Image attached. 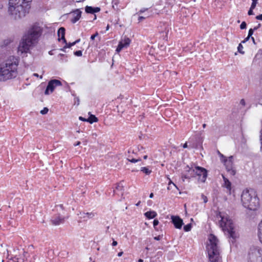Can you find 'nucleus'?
Masks as SVG:
<instances>
[{"label":"nucleus","mask_w":262,"mask_h":262,"mask_svg":"<svg viewBox=\"0 0 262 262\" xmlns=\"http://www.w3.org/2000/svg\"><path fill=\"white\" fill-rule=\"evenodd\" d=\"M42 33V28L38 24L32 25L25 33L18 47V53L20 54H26L30 52L38 42Z\"/></svg>","instance_id":"1"},{"label":"nucleus","mask_w":262,"mask_h":262,"mask_svg":"<svg viewBox=\"0 0 262 262\" xmlns=\"http://www.w3.org/2000/svg\"><path fill=\"white\" fill-rule=\"evenodd\" d=\"M19 58L10 56L5 62L0 64V81H6L17 75Z\"/></svg>","instance_id":"2"},{"label":"nucleus","mask_w":262,"mask_h":262,"mask_svg":"<svg viewBox=\"0 0 262 262\" xmlns=\"http://www.w3.org/2000/svg\"><path fill=\"white\" fill-rule=\"evenodd\" d=\"M32 0H9L8 12L15 19L20 18L29 13Z\"/></svg>","instance_id":"3"},{"label":"nucleus","mask_w":262,"mask_h":262,"mask_svg":"<svg viewBox=\"0 0 262 262\" xmlns=\"http://www.w3.org/2000/svg\"><path fill=\"white\" fill-rule=\"evenodd\" d=\"M216 219L219 221V225L225 234H227L228 236L231 239L232 243H234L236 236L234 231V225L232 220L225 212H219L216 213Z\"/></svg>","instance_id":"4"},{"label":"nucleus","mask_w":262,"mask_h":262,"mask_svg":"<svg viewBox=\"0 0 262 262\" xmlns=\"http://www.w3.org/2000/svg\"><path fill=\"white\" fill-rule=\"evenodd\" d=\"M241 201L243 206L250 210H256L259 206V200L253 189H246L242 192Z\"/></svg>","instance_id":"5"},{"label":"nucleus","mask_w":262,"mask_h":262,"mask_svg":"<svg viewBox=\"0 0 262 262\" xmlns=\"http://www.w3.org/2000/svg\"><path fill=\"white\" fill-rule=\"evenodd\" d=\"M210 244L207 246L209 261L210 262H218L219 259V249L217 246V238L211 235L209 238Z\"/></svg>","instance_id":"6"},{"label":"nucleus","mask_w":262,"mask_h":262,"mask_svg":"<svg viewBox=\"0 0 262 262\" xmlns=\"http://www.w3.org/2000/svg\"><path fill=\"white\" fill-rule=\"evenodd\" d=\"M186 168H188L189 172H192L191 174L194 176V174L199 177V180L202 182H205L207 177V170L200 166L195 167L194 169H192V167H189L188 165L187 166Z\"/></svg>","instance_id":"7"},{"label":"nucleus","mask_w":262,"mask_h":262,"mask_svg":"<svg viewBox=\"0 0 262 262\" xmlns=\"http://www.w3.org/2000/svg\"><path fill=\"white\" fill-rule=\"evenodd\" d=\"M248 256L250 262H262V250L257 247L251 248Z\"/></svg>","instance_id":"8"},{"label":"nucleus","mask_w":262,"mask_h":262,"mask_svg":"<svg viewBox=\"0 0 262 262\" xmlns=\"http://www.w3.org/2000/svg\"><path fill=\"white\" fill-rule=\"evenodd\" d=\"M61 85H62V83L59 80L52 79L50 80L45 91V94L48 95L52 93L56 87Z\"/></svg>","instance_id":"9"},{"label":"nucleus","mask_w":262,"mask_h":262,"mask_svg":"<svg viewBox=\"0 0 262 262\" xmlns=\"http://www.w3.org/2000/svg\"><path fill=\"white\" fill-rule=\"evenodd\" d=\"M131 42L130 39L126 36L121 39L119 42L118 45L116 50V52L119 53L122 50L127 48Z\"/></svg>","instance_id":"10"},{"label":"nucleus","mask_w":262,"mask_h":262,"mask_svg":"<svg viewBox=\"0 0 262 262\" xmlns=\"http://www.w3.org/2000/svg\"><path fill=\"white\" fill-rule=\"evenodd\" d=\"M217 153L222 163L225 164L226 163L228 162L229 164H233V163L238 162L236 160V156H231L227 158L222 153H221L219 150H217Z\"/></svg>","instance_id":"11"},{"label":"nucleus","mask_w":262,"mask_h":262,"mask_svg":"<svg viewBox=\"0 0 262 262\" xmlns=\"http://www.w3.org/2000/svg\"><path fill=\"white\" fill-rule=\"evenodd\" d=\"M96 215V213L94 212H80L79 214V218L80 222L87 221L88 220L93 218Z\"/></svg>","instance_id":"12"},{"label":"nucleus","mask_w":262,"mask_h":262,"mask_svg":"<svg viewBox=\"0 0 262 262\" xmlns=\"http://www.w3.org/2000/svg\"><path fill=\"white\" fill-rule=\"evenodd\" d=\"M64 222V217L58 214H55L52 217L51 222L54 226L59 225L60 224L63 223Z\"/></svg>","instance_id":"13"},{"label":"nucleus","mask_w":262,"mask_h":262,"mask_svg":"<svg viewBox=\"0 0 262 262\" xmlns=\"http://www.w3.org/2000/svg\"><path fill=\"white\" fill-rule=\"evenodd\" d=\"M113 192L114 194H117L118 196H123L124 193V186L123 185V182H120L116 185Z\"/></svg>","instance_id":"14"},{"label":"nucleus","mask_w":262,"mask_h":262,"mask_svg":"<svg viewBox=\"0 0 262 262\" xmlns=\"http://www.w3.org/2000/svg\"><path fill=\"white\" fill-rule=\"evenodd\" d=\"M172 223L176 228L181 229L183 224V220L178 216H171Z\"/></svg>","instance_id":"15"},{"label":"nucleus","mask_w":262,"mask_h":262,"mask_svg":"<svg viewBox=\"0 0 262 262\" xmlns=\"http://www.w3.org/2000/svg\"><path fill=\"white\" fill-rule=\"evenodd\" d=\"M192 138H190L188 142H186L183 145V147L184 148H199L201 147V145L199 143H195L192 142Z\"/></svg>","instance_id":"16"},{"label":"nucleus","mask_w":262,"mask_h":262,"mask_svg":"<svg viewBox=\"0 0 262 262\" xmlns=\"http://www.w3.org/2000/svg\"><path fill=\"white\" fill-rule=\"evenodd\" d=\"M82 12L79 9H77L72 12V18L71 19L73 24L76 23L79 20L81 16Z\"/></svg>","instance_id":"17"},{"label":"nucleus","mask_w":262,"mask_h":262,"mask_svg":"<svg viewBox=\"0 0 262 262\" xmlns=\"http://www.w3.org/2000/svg\"><path fill=\"white\" fill-rule=\"evenodd\" d=\"M222 176L224 181L223 186L227 189L228 192L230 194L231 191V183L223 174H222Z\"/></svg>","instance_id":"18"},{"label":"nucleus","mask_w":262,"mask_h":262,"mask_svg":"<svg viewBox=\"0 0 262 262\" xmlns=\"http://www.w3.org/2000/svg\"><path fill=\"white\" fill-rule=\"evenodd\" d=\"M141 161V159L138 157L136 155L133 156H128L127 158L125 159V161H123V162L125 163L126 164L127 163V162H130L132 163H136L138 162Z\"/></svg>","instance_id":"19"},{"label":"nucleus","mask_w":262,"mask_h":262,"mask_svg":"<svg viewBox=\"0 0 262 262\" xmlns=\"http://www.w3.org/2000/svg\"><path fill=\"white\" fill-rule=\"evenodd\" d=\"M65 31L66 30L63 27H60L58 31L57 35L58 36V40H62L63 42H66V38H65Z\"/></svg>","instance_id":"20"},{"label":"nucleus","mask_w":262,"mask_h":262,"mask_svg":"<svg viewBox=\"0 0 262 262\" xmlns=\"http://www.w3.org/2000/svg\"><path fill=\"white\" fill-rule=\"evenodd\" d=\"M100 8L99 7H93L91 6H86L85 8V12L90 14H94L99 12Z\"/></svg>","instance_id":"21"},{"label":"nucleus","mask_w":262,"mask_h":262,"mask_svg":"<svg viewBox=\"0 0 262 262\" xmlns=\"http://www.w3.org/2000/svg\"><path fill=\"white\" fill-rule=\"evenodd\" d=\"M254 61L255 63L262 66V51H259L256 54L254 59Z\"/></svg>","instance_id":"22"},{"label":"nucleus","mask_w":262,"mask_h":262,"mask_svg":"<svg viewBox=\"0 0 262 262\" xmlns=\"http://www.w3.org/2000/svg\"><path fill=\"white\" fill-rule=\"evenodd\" d=\"M29 253L27 252H24L23 255L17 258V262H28Z\"/></svg>","instance_id":"23"},{"label":"nucleus","mask_w":262,"mask_h":262,"mask_svg":"<svg viewBox=\"0 0 262 262\" xmlns=\"http://www.w3.org/2000/svg\"><path fill=\"white\" fill-rule=\"evenodd\" d=\"M226 168L228 172V173L231 175L234 176L236 173V170L235 168L233 166V165H225Z\"/></svg>","instance_id":"24"},{"label":"nucleus","mask_w":262,"mask_h":262,"mask_svg":"<svg viewBox=\"0 0 262 262\" xmlns=\"http://www.w3.org/2000/svg\"><path fill=\"white\" fill-rule=\"evenodd\" d=\"M89 117L86 119V122L92 124L98 121V119L95 115L91 114L90 112L89 113Z\"/></svg>","instance_id":"25"},{"label":"nucleus","mask_w":262,"mask_h":262,"mask_svg":"<svg viewBox=\"0 0 262 262\" xmlns=\"http://www.w3.org/2000/svg\"><path fill=\"white\" fill-rule=\"evenodd\" d=\"M145 216L148 219H152L155 217L157 213L155 211H149L145 213Z\"/></svg>","instance_id":"26"},{"label":"nucleus","mask_w":262,"mask_h":262,"mask_svg":"<svg viewBox=\"0 0 262 262\" xmlns=\"http://www.w3.org/2000/svg\"><path fill=\"white\" fill-rule=\"evenodd\" d=\"M58 57L59 58V61L61 63L67 62L68 61V56L67 55L63 54H59Z\"/></svg>","instance_id":"27"},{"label":"nucleus","mask_w":262,"mask_h":262,"mask_svg":"<svg viewBox=\"0 0 262 262\" xmlns=\"http://www.w3.org/2000/svg\"><path fill=\"white\" fill-rule=\"evenodd\" d=\"M258 236L260 242L262 243V220L258 226Z\"/></svg>","instance_id":"28"},{"label":"nucleus","mask_w":262,"mask_h":262,"mask_svg":"<svg viewBox=\"0 0 262 262\" xmlns=\"http://www.w3.org/2000/svg\"><path fill=\"white\" fill-rule=\"evenodd\" d=\"M12 41V39L11 38H7L4 40L3 43L2 45V47H6L9 45Z\"/></svg>","instance_id":"29"},{"label":"nucleus","mask_w":262,"mask_h":262,"mask_svg":"<svg viewBox=\"0 0 262 262\" xmlns=\"http://www.w3.org/2000/svg\"><path fill=\"white\" fill-rule=\"evenodd\" d=\"M72 95L73 96H74V105H76L77 106H78L79 104V102H80V100H79V97H76L74 94H72Z\"/></svg>","instance_id":"30"},{"label":"nucleus","mask_w":262,"mask_h":262,"mask_svg":"<svg viewBox=\"0 0 262 262\" xmlns=\"http://www.w3.org/2000/svg\"><path fill=\"white\" fill-rule=\"evenodd\" d=\"M141 171L146 174H150L151 171V170H150L148 167H142Z\"/></svg>","instance_id":"31"},{"label":"nucleus","mask_w":262,"mask_h":262,"mask_svg":"<svg viewBox=\"0 0 262 262\" xmlns=\"http://www.w3.org/2000/svg\"><path fill=\"white\" fill-rule=\"evenodd\" d=\"M192 226L191 224H188L184 226V230L186 232H188L191 230Z\"/></svg>","instance_id":"32"},{"label":"nucleus","mask_w":262,"mask_h":262,"mask_svg":"<svg viewBox=\"0 0 262 262\" xmlns=\"http://www.w3.org/2000/svg\"><path fill=\"white\" fill-rule=\"evenodd\" d=\"M254 31V30L253 29H250L248 31V36H249V37H251V39L253 40V42H254V38L253 37H252V35L253 34Z\"/></svg>","instance_id":"33"},{"label":"nucleus","mask_w":262,"mask_h":262,"mask_svg":"<svg viewBox=\"0 0 262 262\" xmlns=\"http://www.w3.org/2000/svg\"><path fill=\"white\" fill-rule=\"evenodd\" d=\"M243 46H242V43H239L237 47V50L238 52L242 54H244L245 52L243 51Z\"/></svg>","instance_id":"34"},{"label":"nucleus","mask_w":262,"mask_h":262,"mask_svg":"<svg viewBox=\"0 0 262 262\" xmlns=\"http://www.w3.org/2000/svg\"><path fill=\"white\" fill-rule=\"evenodd\" d=\"M74 55H75L76 56L80 57L82 55V51H81V50H78V51H75L74 52Z\"/></svg>","instance_id":"35"},{"label":"nucleus","mask_w":262,"mask_h":262,"mask_svg":"<svg viewBox=\"0 0 262 262\" xmlns=\"http://www.w3.org/2000/svg\"><path fill=\"white\" fill-rule=\"evenodd\" d=\"M252 2L250 8H251L252 9H254L257 4L258 0H252Z\"/></svg>","instance_id":"36"},{"label":"nucleus","mask_w":262,"mask_h":262,"mask_svg":"<svg viewBox=\"0 0 262 262\" xmlns=\"http://www.w3.org/2000/svg\"><path fill=\"white\" fill-rule=\"evenodd\" d=\"M246 27H247L246 23L245 21H243L240 25L241 29H242V30L245 29L246 28Z\"/></svg>","instance_id":"37"},{"label":"nucleus","mask_w":262,"mask_h":262,"mask_svg":"<svg viewBox=\"0 0 262 262\" xmlns=\"http://www.w3.org/2000/svg\"><path fill=\"white\" fill-rule=\"evenodd\" d=\"M63 43H65V46H66V47H67V48H71V47L75 45L74 44H73V42H69V43L67 42L66 40V42H63Z\"/></svg>","instance_id":"38"},{"label":"nucleus","mask_w":262,"mask_h":262,"mask_svg":"<svg viewBox=\"0 0 262 262\" xmlns=\"http://www.w3.org/2000/svg\"><path fill=\"white\" fill-rule=\"evenodd\" d=\"M171 184H172L177 189H178V188L177 186V185L174 183H173L172 182V181L170 180H169V181L168 184V187H167L168 189H170V186Z\"/></svg>","instance_id":"39"},{"label":"nucleus","mask_w":262,"mask_h":262,"mask_svg":"<svg viewBox=\"0 0 262 262\" xmlns=\"http://www.w3.org/2000/svg\"><path fill=\"white\" fill-rule=\"evenodd\" d=\"M201 198L204 203H206L208 202L207 197L205 196L204 194H202Z\"/></svg>","instance_id":"40"},{"label":"nucleus","mask_w":262,"mask_h":262,"mask_svg":"<svg viewBox=\"0 0 262 262\" xmlns=\"http://www.w3.org/2000/svg\"><path fill=\"white\" fill-rule=\"evenodd\" d=\"M49 110L47 107H45L42 110L40 111V113L42 115L46 114L48 113Z\"/></svg>","instance_id":"41"},{"label":"nucleus","mask_w":262,"mask_h":262,"mask_svg":"<svg viewBox=\"0 0 262 262\" xmlns=\"http://www.w3.org/2000/svg\"><path fill=\"white\" fill-rule=\"evenodd\" d=\"M159 222L158 220H154L153 222V225L155 228H156V227L159 224Z\"/></svg>","instance_id":"42"},{"label":"nucleus","mask_w":262,"mask_h":262,"mask_svg":"<svg viewBox=\"0 0 262 262\" xmlns=\"http://www.w3.org/2000/svg\"><path fill=\"white\" fill-rule=\"evenodd\" d=\"M148 17V15L145 16H140L138 18V20L139 21H142V20L145 19L146 17Z\"/></svg>","instance_id":"43"},{"label":"nucleus","mask_w":262,"mask_h":262,"mask_svg":"<svg viewBox=\"0 0 262 262\" xmlns=\"http://www.w3.org/2000/svg\"><path fill=\"white\" fill-rule=\"evenodd\" d=\"M253 9H252L251 8H250V9L249 10V11L248 12V14L249 15H251L254 14L253 11Z\"/></svg>","instance_id":"44"},{"label":"nucleus","mask_w":262,"mask_h":262,"mask_svg":"<svg viewBox=\"0 0 262 262\" xmlns=\"http://www.w3.org/2000/svg\"><path fill=\"white\" fill-rule=\"evenodd\" d=\"M162 237V235H159L157 236L154 237V239H155L156 241H160Z\"/></svg>","instance_id":"45"},{"label":"nucleus","mask_w":262,"mask_h":262,"mask_svg":"<svg viewBox=\"0 0 262 262\" xmlns=\"http://www.w3.org/2000/svg\"><path fill=\"white\" fill-rule=\"evenodd\" d=\"M255 18L257 20L262 21V14L257 15Z\"/></svg>","instance_id":"46"},{"label":"nucleus","mask_w":262,"mask_h":262,"mask_svg":"<svg viewBox=\"0 0 262 262\" xmlns=\"http://www.w3.org/2000/svg\"><path fill=\"white\" fill-rule=\"evenodd\" d=\"M148 10L147 8H142L141 9L139 12V14H141V13H143V12H145L146 11H147Z\"/></svg>","instance_id":"47"},{"label":"nucleus","mask_w":262,"mask_h":262,"mask_svg":"<svg viewBox=\"0 0 262 262\" xmlns=\"http://www.w3.org/2000/svg\"><path fill=\"white\" fill-rule=\"evenodd\" d=\"M245 104L246 103L245 100L244 99H241L240 101V104L244 106L245 105Z\"/></svg>","instance_id":"48"},{"label":"nucleus","mask_w":262,"mask_h":262,"mask_svg":"<svg viewBox=\"0 0 262 262\" xmlns=\"http://www.w3.org/2000/svg\"><path fill=\"white\" fill-rule=\"evenodd\" d=\"M98 35V34L97 33H95V34H93L92 35H91V40H94L95 37Z\"/></svg>","instance_id":"49"},{"label":"nucleus","mask_w":262,"mask_h":262,"mask_svg":"<svg viewBox=\"0 0 262 262\" xmlns=\"http://www.w3.org/2000/svg\"><path fill=\"white\" fill-rule=\"evenodd\" d=\"M250 37H249V36H248L246 38H245L242 41V43H245L250 38Z\"/></svg>","instance_id":"50"},{"label":"nucleus","mask_w":262,"mask_h":262,"mask_svg":"<svg viewBox=\"0 0 262 262\" xmlns=\"http://www.w3.org/2000/svg\"><path fill=\"white\" fill-rule=\"evenodd\" d=\"M79 119L81 121H84V122H86V118H84L81 116L79 117Z\"/></svg>","instance_id":"51"},{"label":"nucleus","mask_w":262,"mask_h":262,"mask_svg":"<svg viewBox=\"0 0 262 262\" xmlns=\"http://www.w3.org/2000/svg\"><path fill=\"white\" fill-rule=\"evenodd\" d=\"M118 244V243L117 241H115V240H113V242L112 243V246H117Z\"/></svg>","instance_id":"52"},{"label":"nucleus","mask_w":262,"mask_h":262,"mask_svg":"<svg viewBox=\"0 0 262 262\" xmlns=\"http://www.w3.org/2000/svg\"><path fill=\"white\" fill-rule=\"evenodd\" d=\"M260 26H261V25L260 24H259L257 26L254 27V28H253V29L254 31H255L257 29H258L260 27Z\"/></svg>","instance_id":"53"},{"label":"nucleus","mask_w":262,"mask_h":262,"mask_svg":"<svg viewBox=\"0 0 262 262\" xmlns=\"http://www.w3.org/2000/svg\"><path fill=\"white\" fill-rule=\"evenodd\" d=\"M57 208H59L60 209H63V206L62 204H60L59 205H57L56 206Z\"/></svg>","instance_id":"54"},{"label":"nucleus","mask_w":262,"mask_h":262,"mask_svg":"<svg viewBox=\"0 0 262 262\" xmlns=\"http://www.w3.org/2000/svg\"><path fill=\"white\" fill-rule=\"evenodd\" d=\"M80 41V39H78L76 40L75 41L73 42V44H74L75 45L76 43L79 42Z\"/></svg>","instance_id":"55"},{"label":"nucleus","mask_w":262,"mask_h":262,"mask_svg":"<svg viewBox=\"0 0 262 262\" xmlns=\"http://www.w3.org/2000/svg\"><path fill=\"white\" fill-rule=\"evenodd\" d=\"M188 178H189V177H187L186 175H183L182 177V178L183 179V181H184V179H187Z\"/></svg>","instance_id":"56"},{"label":"nucleus","mask_w":262,"mask_h":262,"mask_svg":"<svg viewBox=\"0 0 262 262\" xmlns=\"http://www.w3.org/2000/svg\"><path fill=\"white\" fill-rule=\"evenodd\" d=\"M123 252L122 251L118 253V256L120 257L122 255Z\"/></svg>","instance_id":"57"},{"label":"nucleus","mask_w":262,"mask_h":262,"mask_svg":"<svg viewBox=\"0 0 262 262\" xmlns=\"http://www.w3.org/2000/svg\"><path fill=\"white\" fill-rule=\"evenodd\" d=\"M66 48H67V47H66V46H64L63 48H61L60 50L63 52H66Z\"/></svg>","instance_id":"58"},{"label":"nucleus","mask_w":262,"mask_h":262,"mask_svg":"<svg viewBox=\"0 0 262 262\" xmlns=\"http://www.w3.org/2000/svg\"><path fill=\"white\" fill-rule=\"evenodd\" d=\"M154 197V193H151L150 194H149V198H152Z\"/></svg>","instance_id":"59"},{"label":"nucleus","mask_w":262,"mask_h":262,"mask_svg":"<svg viewBox=\"0 0 262 262\" xmlns=\"http://www.w3.org/2000/svg\"><path fill=\"white\" fill-rule=\"evenodd\" d=\"M80 144V142L78 141L77 142V143L75 144L74 145L77 146V145H79Z\"/></svg>","instance_id":"60"},{"label":"nucleus","mask_w":262,"mask_h":262,"mask_svg":"<svg viewBox=\"0 0 262 262\" xmlns=\"http://www.w3.org/2000/svg\"><path fill=\"white\" fill-rule=\"evenodd\" d=\"M141 202L140 201H139L136 204V205L137 206H139L140 205V204Z\"/></svg>","instance_id":"61"},{"label":"nucleus","mask_w":262,"mask_h":262,"mask_svg":"<svg viewBox=\"0 0 262 262\" xmlns=\"http://www.w3.org/2000/svg\"><path fill=\"white\" fill-rule=\"evenodd\" d=\"M138 262H143V259H139L138 260Z\"/></svg>","instance_id":"62"},{"label":"nucleus","mask_w":262,"mask_h":262,"mask_svg":"<svg viewBox=\"0 0 262 262\" xmlns=\"http://www.w3.org/2000/svg\"><path fill=\"white\" fill-rule=\"evenodd\" d=\"M49 54L50 55H52V54H53V53H52V51H49Z\"/></svg>","instance_id":"63"},{"label":"nucleus","mask_w":262,"mask_h":262,"mask_svg":"<svg viewBox=\"0 0 262 262\" xmlns=\"http://www.w3.org/2000/svg\"><path fill=\"white\" fill-rule=\"evenodd\" d=\"M147 158V156H146V155H145V156H143V158L144 159H146Z\"/></svg>","instance_id":"64"}]
</instances>
